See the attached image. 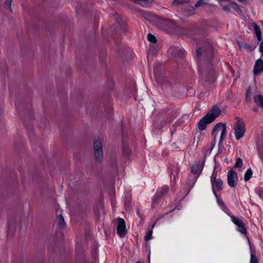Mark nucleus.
<instances>
[{"mask_svg":"<svg viewBox=\"0 0 263 263\" xmlns=\"http://www.w3.org/2000/svg\"><path fill=\"white\" fill-rule=\"evenodd\" d=\"M153 71L155 79L161 85L162 89L166 91L172 90L173 80L162 70V65L160 63L156 64L154 67Z\"/></svg>","mask_w":263,"mask_h":263,"instance_id":"obj_1","label":"nucleus"},{"mask_svg":"<svg viewBox=\"0 0 263 263\" xmlns=\"http://www.w3.org/2000/svg\"><path fill=\"white\" fill-rule=\"evenodd\" d=\"M199 72L201 84L204 86L211 87L216 81L215 72L212 65H210L207 69H200Z\"/></svg>","mask_w":263,"mask_h":263,"instance_id":"obj_2","label":"nucleus"},{"mask_svg":"<svg viewBox=\"0 0 263 263\" xmlns=\"http://www.w3.org/2000/svg\"><path fill=\"white\" fill-rule=\"evenodd\" d=\"M214 54L213 47L210 43H208L206 47L204 48L203 50L199 47L196 51V59L206 61L208 62H211L213 59Z\"/></svg>","mask_w":263,"mask_h":263,"instance_id":"obj_3","label":"nucleus"},{"mask_svg":"<svg viewBox=\"0 0 263 263\" xmlns=\"http://www.w3.org/2000/svg\"><path fill=\"white\" fill-rule=\"evenodd\" d=\"M179 34L183 36L192 37L196 35H204L206 31L202 28H199L196 25L189 27H184L180 29Z\"/></svg>","mask_w":263,"mask_h":263,"instance_id":"obj_4","label":"nucleus"},{"mask_svg":"<svg viewBox=\"0 0 263 263\" xmlns=\"http://www.w3.org/2000/svg\"><path fill=\"white\" fill-rule=\"evenodd\" d=\"M94 156L97 162H101L103 158L102 143L100 138H98L93 141Z\"/></svg>","mask_w":263,"mask_h":263,"instance_id":"obj_5","label":"nucleus"},{"mask_svg":"<svg viewBox=\"0 0 263 263\" xmlns=\"http://www.w3.org/2000/svg\"><path fill=\"white\" fill-rule=\"evenodd\" d=\"M185 51L179 47H171L167 51V55L170 58L176 60L182 59L184 57Z\"/></svg>","mask_w":263,"mask_h":263,"instance_id":"obj_6","label":"nucleus"},{"mask_svg":"<svg viewBox=\"0 0 263 263\" xmlns=\"http://www.w3.org/2000/svg\"><path fill=\"white\" fill-rule=\"evenodd\" d=\"M234 129L235 130V138L237 140L241 139L245 135L246 128L245 123L241 119L236 122Z\"/></svg>","mask_w":263,"mask_h":263,"instance_id":"obj_7","label":"nucleus"},{"mask_svg":"<svg viewBox=\"0 0 263 263\" xmlns=\"http://www.w3.org/2000/svg\"><path fill=\"white\" fill-rule=\"evenodd\" d=\"M168 191V187L164 185L161 189L158 190L156 193L154 197L152 199V207L154 208L157 204L159 200L165 196Z\"/></svg>","mask_w":263,"mask_h":263,"instance_id":"obj_8","label":"nucleus"},{"mask_svg":"<svg viewBox=\"0 0 263 263\" xmlns=\"http://www.w3.org/2000/svg\"><path fill=\"white\" fill-rule=\"evenodd\" d=\"M216 176L217 175L215 174V170H214L211 177V182L212 183V191L214 195L217 194L215 189H216L218 191H221L222 189L223 184L222 181L220 179H217Z\"/></svg>","mask_w":263,"mask_h":263,"instance_id":"obj_9","label":"nucleus"},{"mask_svg":"<svg viewBox=\"0 0 263 263\" xmlns=\"http://www.w3.org/2000/svg\"><path fill=\"white\" fill-rule=\"evenodd\" d=\"M118 224L117 226V234L120 237H124L127 234L125 220L121 218L117 219Z\"/></svg>","mask_w":263,"mask_h":263,"instance_id":"obj_10","label":"nucleus"},{"mask_svg":"<svg viewBox=\"0 0 263 263\" xmlns=\"http://www.w3.org/2000/svg\"><path fill=\"white\" fill-rule=\"evenodd\" d=\"M232 222L237 226V230L241 234H247V228L243 221L240 218L234 215L230 216Z\"/></svg>","mask_w":263,"mask_h":263,"instance_id":"obj_11","label":"nucleus"},{"mask_svg":"<svg viewBox=\"0 0 263 263\" xmlns=\"http://www.w3.org/2000/svg\"><path fill=\"white\" fill-rule=\"evenodd\" d=\"M174 117L172 114L169 115L167 117H165L160 123L155 122L154 127L158 129H161L167 124L172 123L175 119Z\"/></svg>","mask_w":263,"mask_h":263,"instance_id":"obj_12","label":"nucleus"},{"mask_svg":"<svg viewBox=\"0 0 263 263\" xmlns=\"http://www.w3.org/2000/svg\"><path fill=\"white\" fill-rule=\"evenodd\" d=\"M228 178V184L230 187H234L235 186V180L238 179V176L237 173L234 171L233 169L230 170L228 172L227 174Z\"/></svg>","mask_w":263,"mask_h":263,"instance_id":"obj_13","label":"nucleus"},{"mask_svg":"<svg viewBox=\"0 0 263 263\" xmlns=\"http://www.w3.org/2000/svg\"><path fill=\"white\" fill-rule=\"evenodd\" d=\"M213 121L209 117V115H205L200 120L198 123V127L201 131L205 129L206 125Z\"/></svg>","mask_w":263,"mask_h":263,"instance_id":"obj_14","label":"nucleus"},{"mask_svg":"<svg viewBox=\"0 0 263 263\" xmlns=\"http://www.w3.org/2000/svg\"><path fill=\"white\" fill-rule=\"evenodd\" d=\"M221 110L217 105L213 106L206 114L214 121L221 114Z\"/></svg>","mask_w":263,"mask_h":263,"instance_id":"obj_15","label":"nucleus"},{"mask_svg":"<svg viewBox=\"0 0 263 263\" xmlns=\"http://www.w3.org/2000/svg\"><path fill=\"white\" fill-rule=\"evenodd\" d=\"M205 159V156H204L202 162L194 164L191 167V172L193 174H197L199 176V175L201 173L204 164Z\"/></svg>","mask_w":263,"mask_h":263,"instance_id":"obj_16","label":"nucleus"},{"mask_svg":"<svg viewBox=\"0 0 263 263\" xmlns=\"http://www.w3.org/2000/svg\"><path fill=\"white\" fill-rule=\"evenodd\" d=\"M263 71V60L259 59L256 61L253 73L255 75H258Z\"/></svg>","mask_w":263,"mask_h":263,"instance_id":"obj_17","label":"nucleus"},{"mask_svg":"<svg viewBox=\"0 0 263 263\" xmlns=\"http://www.w3.org/2000/svg\"><path fill=\"white\" fill-rule=\"evenodd\" d=\"M133 2L143 7H146L155 2V0H133Z\"/></svg>","mask_w":263,"mask_h":263,"instance_id":"obj_18","label":"nucleus"},{"mask_svg":"<svg viewBox=\"0 0 263 263\" xmlns=\"http://www.w3.org/2000/svg\"><path fill=\"white\" fill-rule=\"evenodd\" d=\"M223 125H226L225 123H222V122H219L217 123L213 127L212 131V136L214 137V140L216 139V131H219L221 129H222L223 127Z\"/></svg>","mask_w":263,"mask_h":263,"instance_id":"obj_19","label":"nucleus"},{"mask_svg":"<svg viewBox=\"0 0 263 263\" xmlns=\"http://www.w3.org/2000/svg\"><path fill=\"white\" fill-rule=\"evenodd\" d=\"M248 242L250 248V263H258V259L255 255V251L253 250L252 247L249 239Z\"/></svg>","mask_w":263,"mask_h":263,"instance_id":"obj_20","label":"nucleus"},{"mask_svg":"<svg viewBox=\"0 0 263 263\" xmlns=\"http://www.w3.org/2000/svg\"><path fill=\"white\" fill-rule=\"evenodd\" d=\"M254 102L259 107L263 109V96L261 95H257L254 97Z\"/></svg>","mask_w":263,"mask_h":263,"instance_id":"obj_21","label":"nucleus"},{"mask_svg":"<svg viewBox=\"0 0 263 263\" xmlns=\"http://www.w3.org/2000/svg\"><path fill=\"white\" fill-rule=\"evenodd\" d=\"M214 195L216 198L218 204L222 208V210L226 213H227V211H229L224 202L220 198H219L217 194Z\"/></svg>","mask_w":263,"mask_h":263,"instance_id":"obj_22","label":"nucleus"},{"mask_svg":"<svg viewBox=\"0 0 263 263\" xmlns=\"http://www.w3.org/2000/svg\"><path fill=\"white\" fill-rule=\"evenodd\" d=\"M254 28L255 33L257 39V40L260 42L261 39V32L260 30L259 26L256 24H254Z\"/></svg>","mask_w":263,"mask_h":263,"instance_id":"obj_23","label":"nucleus"},{"mask_svg":"<svg viewBox=\"0 0 263 263\" xmlns=\"http://www.w3.org/2000/svg\"><path fill=\"white\" fill-rule=\"evenodd\" d=\"M226 133H227V127L226 125H223V127L222 129L221 130V134H220V140L219 142V146H220L221 145H222V141L224 139L226 136Z\"/></svg>","mask_w":263,"mask_h":263,"instance_id":"obj_24","label":"nucleus"},{"mask_svg":"<svg viewBox=\"0 0 263 263\" xmlns=\"http://www.w3.org/2000/svg\"><path fill=\"white\" fill-rule=\"evenodd\" d=\"M239 48L240 49L243 48L248 49L249 51H252L255 48V47L251 46L246 43L243 42L241 44H239Z\"/></svg>","mask_w":263,"mask_h":263,"instance_id":"obj_25","label":"nucleus"},{"mask_svg":"<svg viewBox=\"0 0 263 263\" xmlns=\"http://www.w3.org/2000/svg\"><path fill=\"white\" fill-rule=\"evenodd\" d=\"M57 221L58 223V224L60 227H61L62 228L65 227V222L64 221V217L62 215H59L57 217Z\"/></svg>","mask_w":263,"mask_h":263,"instance_id":"obj_26","label":"nucleus"},{"mask_svg":"<svg viewBox=\"0 0 263 263\" xmlns=\"http://www.w3.org/2000/svg\"><path fill=\"white\" fill-rule=\"evenodd\" d=\"M158 50V46L156 45H151L149 47V53L153 55H155L157 53Z\"/></svg>","mask_w":263,"mask_h":263,"instance_id":"obj_27","label":"nucleus"},{"mask_svg":"<svg viewBox=\"0 0 263 263\" xmlns=\"http://www.w3.org/2000/svg\"><path fill=\"white\" fill-rule=\"evenodd\" d=\"M252 171L251 168L248 169L245 174L244 180L246 182L249 180L252 175Z\"/></svg>","mask_w":263,"mask_h":263,"instance_id":"obj_28","label":"nucleus"},{"mask_svg":"<svg viewBox=\"0 0 263 263\" xmlns=\"http://www.w3.org/2000/svg\"><path fill=\"white\" fill-rule=\"evenodd\" d=\"M122 145V151L123 153L127 156H128L129 155L130 149L128 147V144L123 142Z\"/></svg>","mask_w":263,"mask_h":263,"instance_id":"obj_29","label":"nucleus"},{"mask_svg":"<svg viewBox=\"0 0 263 263\" xmlns=\"http://www.w3.org/2000/svg\"><path fill=\"white\" fill-rule=\"evenodd\" d=\"M155 224H156V222L153 224V225H152V229H153L154 227ZM152 233H153L152 229L149 230L146 233V235L144 237V240L145 241H148L149 240H150L152 238Z\"/></svg>","mask_w":263,"mask_h":263,"instance_id":"obj_30","label":"nucleus"},{"mask_svg":"<svg viewBox=\"0 0 263 263\" xmlns=\"http://www.w3.org/2000/svg\"><path fill=\"white\" fill-rule=\"evenodd\" d=\"M162 23L167 27H172L174 25L173 21L171 20L164 18Z\"/></svg>","mask_w":263,"mask_h":263,"instance_id":"obj_31","label":"nucleus"},{"mask_svg":"<svg viewBox=\"0 0 263 263\" xmlns=\"http://www.w3.org/2000/svg\"><path fill=\"white\" fill-rule=\"evenodd\" d=\"M189 2L190 1L189 0H174L172 2V5L173 6H177L183 4L185 3H189Z\"/></svg>","mask_w":263,"mask_h":263,"instance_id":"obj_32","label":"nucleus"},{"mask_svg":"<svg viewBox=\"0 0 263 263\" xmlns=\"http://www.w3.org/2000/svg\"><path fill=\"white\" fill-rule=\"evenodd\" d=\"M229 6L231 7L233 9H234L235 11L237 12H241V10L240 9L239 6L235 2H231L229 4Z\"/></svg>","mask_w":263,"mask_h":263,"instance_id":"obj_33","label":"nucleus"},{"mask_svg":"<svg viewBox=\"0 0 263 263\" xmlns=\"http://www.w3.org/2000/svg\"><path fill=\"white\" fill-rule=\"evenodd\" d=\"M147 40L151 43H156L157 42L156 37L151 33H148L147 34Z\"/></svg>","mask_w":263,"mask_h":263,"instance_id":"obj_34","label":"nucleus"},{"mask_svg":"<svg viewBox=\"0 0 263 263\" xmlns=\"http://www.w3.org/2000/svg\"><path fill=\"white\" fill-rule=\"evenodd\" d=\"M124 205L126 209L127 210H129L131 208V201L130 199L127 198H125V201H124Z\"/></svg>","mask_w":263,"mask_h":263,"instance_id":"obj_35","label":"nucleus"},{"mask_svg":"<svg viewBox=\"0 0 263 263\" xmlns=\"http://www.w3.org/2000/svg\"><path fill=\"white\" fill-rule=\"evenodd\" d=\"M243 165V161L240 158H238L237 159L236 162L235 163V164L234 166L235 168H240Z\"/></svg>","mask_w":263,"mask_h":263,"instance_id":"obj_36","label":"nucleus"},{"mask_svg":"<svg viewBox=\"0 0 263 263\" xmlns=\"http://www.w3.org/2000/svg\"><path fill=\"white\" fill-rule=\"evenodd\" d=\"M251 87L249 86L248 87L246 94V100L247 101H249L251 100Z\"/></svg>","mask_w":263,"mask_h":263,"instance_id":"obj_37","label":"nucleus"},{"mask_svg":"<svg viewBox=\"0 0 263 263\" xmlns=\"http://www.w3.org/2000/svg\"><path fill=\"white\" fill-rule=\"evenodd\" d=\"M206 4V0H199L195 5V8H198L202 5Z\"/></svg>","mask_w":263,"mask_h":263,"instance_id":"obj_38","label":"nucleus"},{"mask_svg":"<svg viewBox=\"0 0 263 263\" xmlns=\"http://www.w3.org/2000/svg\"><path fill=\"white\" fill-rule=\"evenodd\" d=\"M215 140L214 139V140L212 142H211L210 143V148H209V150H210V152L212 151L213 148H214V146L215 145Z\"/></svg>","mask_w":263,"mask_h":263,"instance_id":"obj_39","label":"nucleus"},{"mask_svg":"<svg viewBox=\"0 0 263 263\" xmlns=\"http://www.w3.org/2000/svg\"><path fill=\"white\" fill-rule=\"evenodd\" d=\"M136 213L137 215L140 217L141 220L143 219V218L142 217L141 213H140V210L139 208H137L136 209Z\"/></svg>","mask_w":263,"mask_h":263,"instance_id":"obj_40","label":"nucleus"},{"mask_svg":"<svg viewBox=\"0 0 263 263\" xmlns=\"http://www.w3.org/2000/svg\"><path fill=\"white\" fill-rule=\"evenodd\" d=\"M12 1V0H6V2H5L6 4L9 6V8L10 11H11V4Z\"/></svg>","mask_w":263,"mask_h":263,"instance_id":"obj_41","label":"nucleus"},{"mask_svg":"<svg viewBox=\"0 0 263 263\" xmlns=\"http://www.w3.org/2000/svg\"><path fill=\"white\" fill-rule=\"evenodd\" d=\"M259 51L261 52H263V40L259 44Z\"/></svg>","mask_w":263,"mask_h":263,"instance_id":"obj_42","label":"nucleus"},{"mask_svg":"<svg viewBox=\"0 0 263 263\" xmlns=\"http://www.w3.org/2000/svg\"><path fill=\"white\" fill-rule=\"evenodd\" d=\"M202 137V135L201 133L198 134V138L197 141V145H198L199 142L200 141V139Z\"/></svg>","mask_w":263,"mask_h":263,"instance_id":"obj_43","label":"nucleus"},{"mask_svg":"<svg viewBox=\"0 0 263 263\" xmlns=\"http://www.w3.org/2000/svg\"><path fill=\"white\" fill-rule=\"evenodd\" d=\"M168 213H165L164 215H162L160 216L157 218V221H158V220H159V219H161V218H163V217H164V216H165V215H167V214H168Z\"/></svg>","mask_w":263,"mask_h":263,"instance_id":"obj_44","label":"nucleus"},{"mask_svg":"<svg viewBox=\"0 0 263 263\" xmlns=\"http://www.w3.org/2000/svg\"><path fill=\"white\" fill-rule=\"evenodd\" d=\"M252 110H253L254 111L256 112V111H258V108H257V107H254V108H253Z\"/></svg>","mask_w":263,"mask_h":263,"instance_id":"obj_45","label":"nucleus"},{"mask_svg":"<svg viewBox=\"0 0 263 263\" xmlns=\"http://www.w3.org/2000/svg\"><path fill=\"white\" fill-rule=\"evenodd\" d=\"M116 48H117V50H118V52H119V46H118V45L117 44H116Z\"/></svg>","mask_w":263,"mask_h":263,"instance_id":"obj_46","label":"nucleus"},{"mask_svg":"<svg viewBox=\"0 0 263 263\" xmlns=\"http://www.w3.org/2000/svg\"><path fill=\"white\" fill-rule=\"evenodd\" d=\"M238 1L241 2H243L245 1L246 0H238Z\"/></svg>","mask_w":263,"mask_h":263,"instance_id":"obj_47","label":"nucleus"},{"mask_svg":"<svg viewBox=\"0 0 263 263\" xmlns=\"http://www.w3.org/2000/svg\"><path fill=\"white\" fill-rule=\"evenodd\" d=\"M174 210H175V209H173L172 210H171V211L170 212V213L172 212Z\"/></svg>","mask_w":263,"mask_h":263,"instance_id":"obj_48","label":"nucleus"},{"mask_svg":"<svg viewBox=\"0 0 263 263\" xmlns=\"http://www.w3.org/2000/svg\"><path fill=\"white\" fill-rule=\"evenodd\" d=\"M175 179H176L175 176H174V180H173L174 181Z\"/></svg>","mask_w":263,"mask_h":263,"instance_id":"obj_49","label":"nucleus"},{"mask_svg":"<svg viewBox=\"0 0 263 263\" xmlns=\"http://www.w3.org/2000/svg\"><path fill=\"white\" fill-rule=\"evenodd\" d=\"M136 263H141L139 261L136 262Z\"/></svg>","mask_w":263,"mask_h":263,"instance_id":"obj_50","label":"nucleus"},{"mask_svg":"<svg viewBox=\"0 0 263 263\" xmlns=\"http://www.w3.org/2000/svg\"><path fill=\"white\" fill-rule=\"evenodd\" d=\"M15 106L16 107H17V105L16 104V103H15Z\"/></svg>","mask_w":263,"mask_h":263,"instance_id":"obj_51","label":"nucleus"}]
</instances>
